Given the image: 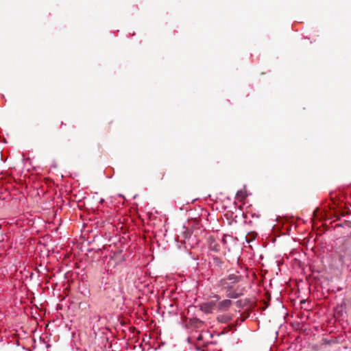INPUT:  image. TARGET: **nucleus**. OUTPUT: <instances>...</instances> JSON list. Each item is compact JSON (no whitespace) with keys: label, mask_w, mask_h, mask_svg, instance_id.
<instances>
[{"label":"nucleus","mask_w":351,"mask_h":351,"mask_svg":"<svg viewBox=\"0 0 351 351\" xmlns=\"http://www.w3.org/2000/svg\"><path fill=\"white\" fill-rule=\"evenodd\" d=\"M240 277L235 274H230L227 278H223L220 280L219 284L224 288H231L232 286L228 282V280L231 281L232 283H235L239 280Z\"/></svg>","instance_id":"f257e3e1"},{"label":"nucleus","mask_w":351,"mask_h":351,"mask_svg":"<svg viewBox=\"0 0 351 351\" xmlns=\"http://www.w3.org/2000/svg\"><path fill=\"white\" fill-rule=\"evenodd\" d=\"M232 302L229 299L223 300L216 304L215 309L219 312L227 311L232 306Z\"/></svg>","instance_id":"f03ea898"},{"label":"nucleus","mask_w":351,"mask_h":351,"mask_svg":"<svg viewBox=\"0 0 351 351\" xmlns=\"http://www.w3.org/2000/svg\"><path fill=\"white\" fill-rule=\"evenodd\" d=\"M216 303L214 301L204 302L199 305V309L206 314L213 313L215 309Z\"/></svg>","instance_id":"7ed1b4c3"},{"label":"nucleus","mask_w":351,"mask_h":351,"mask_svg":"<svg viewBox=\"0 0 351 351\" xmlns=\"http://www.w3.org/2000/svg\"><path fill=\"white\" fill-rule=\"evenodd\" d=\"M226 295L228 298H237L239 297V294L237 293L235 291H233L231 288L228 289V291L226 292Z\"/></svg>","instance_id":"20e7f679"},{"label":"nucleus","mask_w":351,"mask_h":351,"mask_svg":"<svg viewBox=\"0 0 351 351\" xmlns=\"http://www.w3.org/2000/svg\"><path fill=\"white\" fill-rule=\"evenodd\" d=\"M213 262H214V264L219 269H222L223 268V262L221 260V258H219V257L217 256H214L213 257Z\"/></svg>","instance_id":"39448f33"},{"label":"nucleus","mask_w":351,"mask_h":351,"mask_svg":"<svg viewBox=\"0 0 351 351\" xmlns=\"http://www.w3.org/2000/svg\"><path fill=\"white\" fill-rule=\"evenodd\" d=\"M231 319L228 315H219L217 317V320L221 323H228Z\"/></svg>","instance_id":"423d86ee"},{"label":"nucleus","mask_w":351,"mask_h":351,"mask_svg":"<svg viewBox=\"0 0 351 351\" xmlns=\"http://www.w3.org/2000/svg\"><path fill=\"white\" fill-rule=\"evenodd\" d=\"M246 197L245 192L242 190L238 191L236 194V198L239 200H243Z\"/></svg>","instance_id":"0eeeda50"},{"label":"nucleus","mask_w":351,"mask_h":351,"mask_svg":"<svg viewBox=\"0 0 351 351\" xmlns=\"http://www.w3.org/2000/svg\"><path fill=\"white\" fill-rule=\"evenodd\" d=\"M215 298H217V300L219 299V295H216L215 296Z\"/></svg>","instance_id":"6e6552de"},{"label":"nucleus","mask_w":351,"mask_h":351,"mask_svg":"<svg viewBox=\"0 0 351 351\" xmlns=\"http://www.w3.org/2000/svg\"><path fill=\"white\" fill-rule=\"evenodd\" d=\"M301 302H302V303H303V302L304 303V302H305V300H304L301 301Z\"/></svg>","instance_id":"1a4fd4ad"}]
</instances>
